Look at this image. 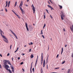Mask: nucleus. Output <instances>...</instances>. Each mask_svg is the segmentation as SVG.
Segmentation results:
<instances>
[{
    "label": "nucleus",
    "instance_id": "obj_1",
    "mask_svg": "<svg viewBox=\"0 0 73 73\" xmlns=\"http://www.w3.org/2000/svg\"><path fill=\"white\" fill-rule=\"evenodd\" d=\"M61 19L63 20H64V18L65 17V15H64V13L62 12V11H61Z\"/></svg>",
    "mask_w": 73,
    "mask_h": 73
},
{
    "label": "nucleus",
    "instance_id": "obj_2",
    "mask_svg": "<svg viewBox=\"0 0 73 73\" xmlns=\"http://www.w3.org/2000/svg\"><path fill=\"white\" fill-rule=\"evenodd\" d=\"M5 65V68L6 69V70H8L9 69H8V68H9V66H8V65L7 64H4Z\"/></svg>",
    "mask_w": 73,
    "mask_h": 73
},
{
    "label": "nucleus",
    "instance_id": "obj_3",
    "mask_svg": "<svg viewBox=\"0 0 73 73\" xmlns=\"http://www.w3.org/2000/svg\"><path fill=\"white\" fill-rule=\"evenodd\" d=\"M41 65H42V63L43 62V53H41Z\"/></svg>",
    "mask_w": 73,
    "mask_h": 73
},
{
    "label": "nucleus",
    "instance_id": "obj_4",
    "mask_svg": "<svg viewBox=\"0 0 73 73\" xmlns=\"http://www.w3.org/2000/svg\"><path fill=\"white\" fill-rule=\"evenodd\" d=\"M31 7L32 8V9L33 11V13H35V11H36V9H35V7L33 5V4L31 6Z\"/></svg>",
    "mask_w": 73,
    "mask_h": 73
},
{
    "label": "nucleus",
    "instance_id": "obj_5",
    "mask_svg": "<svg viewBox=\"0 0 73 73\" xmlns=\"http://www.w3.org/2000/svg\"><path fill=\"white\" fill-rule=\"evenodd\" d=\"M10 31H11V32L12 33H13V34L15 36V37L16 38H17V39H18V38H17V36L16 35V34H15V33H14V32H13L12 31V30H10Z\"/></svg>",
    "mask_w": 73,
    "mask_h": 73
},
{
    "label": "nucleus",
    "instance_id": "obj_6",
    "mask_svg": "<svg viewBox=\"0 0 73 73\" xmlns=\"http://www.w3.org/2000/svg\"><path fill=\"white\" fill-rule=\"evenodd\" d=\"M23 4V2L21 1L20 3V5L19 6V7L20 8V9H21V8H21V7H22Z\"/></svg>",
    "mask_w": 73,
    "mask_h": 73
},
{
    "label": "nucleus",
    "instance_id": "obj_7",
    "mask_svg": "<svg viewBox=\"0 0 73 73\" xmlns=\"http://www.w3.org/2000/svg\"><path fill=\"white\" fill-rule=\"evenodd\" d=\"M25 26L27 31H29V29H28V24L27 23H25Z\"/></svg>",
    "mask_w": 73,
    "mask_h": 73
},
{
    "label": "nucleus",
    "instance_id": "obj_8",
    "mask_svg": "<svg viewBox=\"0 0 73 73\" xmlns=\"http://www.w3.org/2000/svg\"><path fill=\"white\" fill-rule=\"evenodd\" d=\"M47 6L48 7H49V8H51V10H54V9L53 8H52V7H51V6H50L49 5H48Z\"/></svg>",
    "mask_w": 73,
    "mask_h": 73
},
{
    "label": "nucleus",
    "instance_id": "obj_9",
    "mask_svg": "<svg viewBox=\"0 0 73 73\" xmlns=\"http://www.w3.org/2000/svg\"><path fill=\"white\" fill-rule=\"evenodd\" d=\"M20 9L21 10L23 14H24V13H25V12H24V10H23V9H22V8H21Z\"/></svg>",
    "mask_w": 73,
    "mask_h": 73
},
{
    "label": "nucleus",
    "instance_id": "obj_10",
    "mask_svg": "<svg viewBox=\"0 0 73 73\" xmlns=\"http://www.w3.org/2000/svg\"><path fill=\"white\" fill-rule=\"evenodd\" d=\"M6 40H4V41L6 42V43H8V39L7 38L6 39H5Z\"/></svg>",
    "mask_w": 73,
    "mask_h": 73
},
{
    "label": "nucleus",
    "instance_id": "obj_11",
    "mask_svg": "<svg viewBox=\"0 0 73 73\" xmlns=\"http://www.w3.org/2000/svg\"><path fill=\"white\" fill-rule=\"evenodd\" d=\"M49 56V55H48V57L47 58V59H46V63L47 64L48 62V57Z\"/></svg>",
    "mask_w": 73,
    "mask_h": 73
},
{
    "label": "nucleus",
    "instance_id": "obj_12",
    "mask_svg": "<svg viewBox=\"0 0 73 73\" xmlns=\"http://www.w3.org/2000/svg\"><path fill=\"white\" fill-rule=\"evenodd\" d=\"M63 51H64V48H63V47H62V51L61 52V54H62L63 52Z\"/></svg>",
    "mask_w": 73,
    "mask_h": 73
},
{
    "label": "nucleus",
    "instance_id": "obj_13",
    "mask_svg": "<svg viewBox=\"0 0 73 73\" xmlns=\"http://www.w3.org/2000/svg\"><path fill=\"white\" fill-rule=\"evenodd\" d=\"M7 70H8V72H9L10 73H12V71L11 70V69H9Z\"/></svg>",
    "mask_w": 73,
    "mask_h": 73
},
{
    "label": "nucleus",
    "instance_id": "obj_14",
    "mask_svg": "<svg viewBox=\"0 0 73 73\" xmlns=\"http://www.w3.org/2000/svg\"><path fill=\"white\" fill-rule=\"evenodd\" d=\"M5 64H7V62H8L9 61V60H5Z\"/></svg>",
    "mask_w": 73,
    "mask_h": 73
},
{
    "label": "nucleus",
    "instance_id": "obj_15",
    "mask_svg": "<svg viewBox=\"0 0 73 73\" xmlns=\"http://www.w3.org/2000/svg\"><path fill=\"white\" fill-rule=\"evenodd\" d=\"M70 29L72 31H73V25H72V27H70Z\"/></svg>",
    "mask_w": 73,
    "mask_h": 73
},
{
    "label": "nucleus",
    "instance_id": "obj_16",
    "mask_svg": "<svg viewBox=\"0 0 73 73\" xmlns=\"http://www.w3.org/2000/svg\"><path fill=\"white\" fill-rule=\"evenodd\" d=\"M7 63H8V64H9V65H11V62H10V61H9H9H8V62H7Z\"/></svg>",
    "mask_w": 73,
    "mask_h": 73
},
{
    "label": "nucleus",
    "instance_id": "obj_17",
    "mask_svg": "<svg viewBox=\"0 0 73 73\" xmlns=\"http://www.w3.org/2000/svg\"><path fill=\"white\" fill-rule=\"evenodd\" d=\"M34 57V56H33V54H31L30 56L31 58H33Z\"/></svg>",
    "mask_w": 73,
    "mask_h": 73
},
{
    "label": "nucleus",
    "instance_id": "obj_18",
    "mask_svg": "<svg viewBox=\"0 0 73 73\" xmlns=\"http://www.w3.org/2000/svg\"><path fill=\"white\" fill-rule=\"evenodd\" d=\"M2 36V37L3 38H4L5 39H6L7 38L6 37H5V36Z\"/></svg>",
    "mask_w": 73,
    "mask_h": 73
},
{
    "label": "nucleus",
    "instance_id": "obj_19",
    "mask_svg": "<svg viewBox=\"0 0 73 73\" xmlns=\"http://www.w3.org/2000/svg\"><path fill=\"white\" fill-rule=\"evenodd\" d=\"M12 69V71L13 73H14L15 72V70L14 69V68H11Z\"/></svg>",
    "mask_w": 73,
    "mask_h": 73
},
{
    "label": "nucleus",
    "instance_id": "obj_20",
    "mask_svg": "<svg viewBox=\"0 0 73 73\" xmlns=\"http://www.w3.org/2000/svg\"><path fill=\"white\" fill-rule=\"evenodd\" d=\"M59 7H60V9H62V6L59 5Z\"/></svg>",
    "mask_w": 73,
    "mask_h": 73
},
{
    "label": "nucleus",
    "instance_id": "obj_21",
    "mask_svg": "<svg viewBox=\"0 0 73 73\" xmlns=\"http://www.w3.org/2000/svg\"><path fill=\"white\" fill-rule=\"evenodd\" d=\"M46 26V24L45 23L44 24V26H43V29H44V28H45V26Z\"/></svg>",
    "mask_w": 73,
    "mask_h": 73
},
{
    "label": "nucleus",
    "instance_id": "obj_22",
    "mask_svg": "<svg viewBox=\"0 0 73 73\" xmlns=\"http://www.w3.org/2000/svg\"><path fill=\"white\" fill-rule=\"evenodd\" d=\"M17 1H16L15 2V6H14L15 7L16 6V5H17Z\"/></svg>",
    "mask_w": 73,
    "mask_h": 73
},
{
    "label": "nucleus",
    "instance_id": "obj_23",
    "mask_svg": "<svg viewBox=\"0 0 73 73\" xmlns=\"http://www.w3.org/2000/svg\"><path fill=\"white\" fill-rule=\"evenodd\" d=\"M38 60H36V62L35 63V66L37 64V62Z\"/></svg>",
    "mask_w": 73,
    "mask_h": 73
},
{
    "label": "nucleus",
    "instance_id": "obj_24",
    "mask_svg": "<svg viewBox=\"0 0 73 73\" xmlns=\"http://www.w3.org/2000/svg\"><path fill=\"white\" fill-rule=\"evenodd\" d=\"M12 12H13V13H14L15 15L17 14L13 10H12Z\"/></svg>",
    "mask_w": 73,
    "mask_h": 73
},
{
    "label": "nucleus",
    "instance_id": "obj_25",
    "mask_svg": "<svg viewBox=\"0 0 73 73\" xmlns=\"http://www.w3.org/2000/svg\"><path fill=\"white\" fill-rule=\"evenodd\" d=\"M16 16H17L19 18V19H20V17L18 15H17V14H16Z\"/></svg>",
    "mask_w": 73,
    "mask_h": 73
},
{
    "label": "nucleus",
    "instance_id": "obj_26",
    "mask_svg": "<svg viewBox=\"0 0 73 73\" xmlns=\"http://www.w3.org/2000/svg\"><path fill=\"white\" fill-rule=\"evenodd\" d=\"M69 72H70V69H69L68 70L67 72V73H69Z\"/></svg>",
    "mask_w": 73,
    "mask_h": 73
},
{
    "label": "nucleus",
    "instance_id": "obj_27",
    "mask_svg": "<svg viewBox=\"0 0 73 73\" xmlns=\"http://www.w3.org/2000/svg\"><path fill=\"white\" fill-rule=\"evenodd\" d=\"M32 67H31L30 68V73H32Z\"/></svg>",
    "mask_w": 73,
    "mask_h": 73
},
{
    "label": "nucleus",
    "instance_id": "obj_28",
    "mask_svg": "<svg viewBox=\"0 0 73 73\" xmlns=\"http://www.w3.org/2000/svg\"><path fill=\"white\" fill-rule=\"evenodd\" d=\"M60 69V67H57L54 68V69L56 70V69Z\"/></svg>",
    "mask_w": 73,
    "mask_h": 73
},
{
    "label": "nucleus",
    "instance_id": "obj_29",
    "mask_svg": "<svg viewBox=\"0 0 73 73\" xmlns=\"http://www.w3.org/2000/svg\"><path fill=\"white\" fill-rule=\"evenodd\" d=\"M41 72V73H42V72H43V71L42 70V68L41 69V70L40 71Z\"/></svg>",
    "mask_w": 73,
    "mask_h": 73
},
{
    "label": "nucleus",
    "instance_id": "obj_30",
    "mask_svg": "<svg viewBox=\"0 0 73 73\" xmlns=\"http://www.w3.org/2000/svg\"><path fill=\"white\" fill-rule=\"evenodd\" d=\"M33 72H35V68H33L32 69Z\"/></svg>",
    "mask_w": 73,
    "mask_h": 73
},
{
    "label": "nucleus",
    "instance_id": "obj_31",
    "mask_svg": "<svg viewBox=\"0 0 73 73\" xmlns=\"http://www.w3.org/2000/svg\"><path fill=\"white\" fill-rule=\"evenodd\" d=\"M29 45H33V43L32 42H30V43H29Z\"/></svg>",
    "mask_w": 73,
    "mask_h": 73
},
{
    "label": "nucleus",
    "instance_id": "obj_32",
    "mask_svg": "<svg viewBox=\"0 0 73 73\" xmlns=\"http://www.w3.org/2000/svg\"><path fill=\"white\" fill-rule=\"evenodd\" d=\"M45 64L43 63V66L44 68L45 67Z\"/></svg>",
    "mask_w": 73,
    "mask_h": 73
},
{
    "label": "nucleus",
    "instance_id": "obj_33",
    "mask_svg": "<svg viewBox=\"0 0 73 73\" xmlns=\"http://www.w3.org/2000/svg\"><path fill=\"white\" fill-rule=\"evenodd\" d=\"M33 64V62H32V63H31V68H32V64Z\"/></svg>",
    "mask_w": 73,
    "mask_h": 73
},
{
    "label": "nucleus",
    "instance_id": "obj_34",
    "mask_svg": "<svg viewBox=\"0 0 73 73\" xmlns=\"http://www.w3.org/2000/svg\"><path fill=\"white\" fill-rule=\"evenodd\" d=\"M11 69H12V68H14V67H13V66H12V65L11 66Z\"/></svg>",
    "mask_w": 73,
    "mask_h": 73
},
{
    "label": "nucleus",
    "instance_id": "obj_35",
    "mask_svg": "<svg viewBox=\"0 0 73 73\" xmlns=\"http://www.w3.org/2000/svg\"><path fill=\"white\" fill-rule=\"evenodd\" d=\"M10 50L11 49V48H12V44H11L10 46Z\"/></svg>",
    "mask_w": 73,
    "mask_h": 73
},
{
    "label": "nucleus",
    "instance_id": "obj_36",
    "mask_svg": "<svg viewBox=\"0 0 73 73\" xmlns=\"http://www.w3.org/2000/svg\"><path fill=\"white\" fill-rule=\"evenodd\" d=\"M45 17H46L45 15H44V19H45Z\"/></svg>",
    "mask_w": 73,
    "mask_h": 73
},
{
    "label": "nucleus",
    "instance_id": "obj_37",
    "mask_svg": "<svg viewBox=\"0 0 73 73\" xmlns=\"http://www.w3.org/2000/svg\"><path fill=\"white\" fill-rule=\"evenodd\" d=\"M43 64H45V60H43Z\"/></svg>",
    "mask_w": 73,
    "mask_h": 73
},
{
    "label": "nucleus",
    "instance_id": "obj_38",
    "mask_svg": "<svg viewBox=\"0 0 73 73\" xmlns=\"http://www.w3.org/2000/svg\"><path fill=\"white\" fill-rule=\"evenodd\" d=\"M65 61H64L63 62H62V64H64L65 63Z\"/></svg>",
    "mask_w": 73,
    "mask_h": 73
},
{
    "label": "nucleus",
    "instance_id": "obj_39",
    "mask_svg": "<svg viewBox=\"0 0 73 73\" xmlns=\"http://www.w3.org/2000/svg\"><path fill=\"white\" fill-rule=\"evenodd\" d=\"M5 10L6 12H7L8 11V10H7V8H5Z\"/></svg>",
    "mask_w": 73,
    "mask_h": 73
},
{
    "label": "nucleus",
    "instance_id": "obj_40",
    "mask_svg": "<svg viewBox=\"0 0 73 73\" xmlns=\"http://www.w3.org/2000/svg\"><path fill=\"white\" fill-rule=\"evenodd\" d=\"M42 37H43V38H45V37L43 35H42Z\"/></svg>",
    "mask_w": 73,
    "mask_h": 73
},
{
    "label": "nucleus",
    "instance_id": "obj_41",
    "mask_svg": "<svg viewBox=\"0 0 73 73\" xmlns=\"http://www.w3.org/2000/svg\"><path fill=\"white\" fill-rule=\"evenodd\" d=\"M23 64H24V62H21V65H23Z\"/></svg>",
    "mask_w": 73,
    "mask_h": 73
},
{
    "label": "nucleus",
    "instance_id": "obj_42",
    "mask_svg": "<svg viewBox=\"0 0 73 73\" xmlns=\"http://www.w3.org/2000/svg\"><path fill=\"white\" fill-rule=\"evenodd\" d=\"M10 3H11V1H9L8 2V4L10 5Z\"/></svg>",
    "mask_w": 73,
    "mask_h": 73
},
{
    "label": "nucleus",
    "instance_id": "obj_43",
    "mask_svg": "<svg viewBox=\"0 0 73 73\" xmlns=\"http://www.w3.org/2000/svg\"><path fill=\"white\" fill-rule=\"evenodd\" d=\"M0 31H1V33H2V32H3V31H2L1 30V29H0Z\"/></svg>",
    "mask_w": 73,
    "mask_h": 73
},
{
    "label": "nucleus",
    "instance_id": "obj_44",
    "mask_svg": "<svg viewBox=\"0 0 73 73\" xmlns=\"http://www.w3.org/2000/svg\"><path fill=\"white\" fill-rule=\"evenodd\" d=\"M46 12H47V13H49V12H48V10H47V9H46Z\"/></svg>",
    "mask_w": 73,
    "mask_h": 73
},
{
    "label": "nucleus",
    "instance_id": "obj_45",
    "mask_svg": "<svg viewBox=\"0 0 73 73\" xmlns=\"http://www.w3.org/2000/svg\"><path fill=\"white\" fill-rule=\"evenodd\" d=\"M50 18H51V19H52V18H53V17H52V16H51V15H50Z\"/></svg>",
    "mask_w": 73,
    "mask_h": 73
},
{
    "label": "nucleus",
    "instance_id": "obj_46",
    "mask_svg": "<svg viewBox=\"0 0 73 73\" xmlns=\"http://www.w3.org/2000/svg\"><path fill=\"white\" fill-rule=\"evenodd\" d=\"M23 56H24L25 55V54H24L23 53H22L21 54Z\"/></svg>",
    "mask_w": 73,
    "mask_h": 73
},
{
    "label": "nucleus",
    "instance_id": "obj_47",
    "mask_svg": "<svg viewBox=\"0 0 73 73\" xmlns=\"http://www.w3.org/2000/svg\"><path fill=\"white\" fill-rule=\"evenodd\" d=\"M6 5H8V1H6Z\"/></svg>",
    "mask_w": 73,
    "mask_h": 73
},
{
    "label": "nucleus",
    "instance_id": "obj_48",
    "mask_svg": "<svg viewBox=\"0 0 73 73\" xmlns=\"http://www.w3.org/2000/svg\"><path fill=\"white\" fill-rule=\"evenodd\" d=\"M41 33L42 35V34H43V33H42V30H41Z\"/></svg>",
    "mask_w": 73,
    "mask_h": 73
},
{
    "label": "nucleus",
    "instance_id": "obj_49",
    "mask_svg": "<svg viewBox=\"0 0 73 73\" xmlns=\"http://www.w3.org/2000/svg\"><path fill=\"white\" fill-rule=\"evenodd\" d=\"M0 35H1V36H3V34H2V33H0Z\"/></svg>",
    "mask_w": 73,
    "mask_h": 73
},
{
    "label": "nucleus",
    "instance_id": "obj_50",
    "mask_svg": "<svg viewBox=\"0 0 73 73\" xmlns=\"http://www.w3.org/2000/svg\"><path fill=\"white\" fill-rule=\"evenodd\" d=\"M19 50V47L17 48V49L16 50V51H17Z\"/></svg>",
    "mask_w": 73,
    "mask_h": 73
},
{
    "label": "nucleus",
    "instance_id": "obj_51",
    "mask_svg": "<svg viewBox=\"0 0 73 73\" xmlns=\"http://www.w3.org/2000/svg\"><path fill=\"white\" fill-rule=\"evenodd\" d=\"M58 56H59V55H58V54H57V56L56 57V58H58Z\"/></svg>",
    "mask_w": 73,
    "mask_h": 73
},
{
    "label": "nucleus",
    "instance_id": "obj_52",
    "mask_svg": "<svg viewBox=\"0 0 73 73\" xmlns=\"http://www.w3.org/2000/svg\"><path fill=\"white\" fill-rule=\"evenodd\" d=\"M63 31H64V32H65V28L63 29Z\"/></svg>",
    "mask_w": 73,
    "mask_h": 73
},
{
    "label": "nucleus",
    "instance_id": "obj_53",
    "mask_svg": "<svg viewBox=\"0 0 73 73\" xmlns=\"http://www.w3.org/2000/svg\"><path fill=\"white\" fill-rule=\"evenodd\" d=\"M9 53L7 54V56H9Z\"/></svg>",
    "mask_w": 73,
    "mask_h": 73
},
{
    "label": "nucleus",
    "instance_id": "obj_54",
    "mask_svg": "<svg viewBox=\"0 0 73 73\" xmlns=\"http://www.w3.org/2000/svg\"><path fill=\"white\" fill-rule=\"evenodd\" d=\"M38 60V55L37 56V58H36V60Z\"/></svg>",
    "mask_w": 73,
    "mask_h": 73
},
{
    "label": "nucleus",
    "instance_id": "obj_55",
    "mask_svg": "<svg viewBox=\"0 0 73 73\" xmlns=\"http://www.w3.org/2000/svg\"><path fill=\"white\" fill-rule=\"evenodd\" d=\"M18 60H20V57H19L18 58Z\"/></svg>",
    "mask_w": 73,
    "mask_h": 73
},
{
    "label": "nucleus",
    "instance_id": "obj_56",
    "mask_svg": "<svg viewBox=\"0 0 73 73\" xmlns=\"http://www.w3.org/2000/svg\"><path fill=\"white\" fill-rule=\"evenodd\" d=\"M22 70L23 72H25V70H24V69H22Z\"/></svg>",
    "mask_w": 73,
    "mask_h": 73
},
{
    "label": "nucleus",
    "instance_id": "obj_57",
    "mask_svg": "<svg viewBox=\"0 0 73 73\" xmlns=\"http://www.w3.org/2000/svg\"><path fill=\"white\" fill-rule=\"evenodd\" d=\"M31 49H30L29 52H31Z\"/></svg>",
    "mask_w": 73,
    "mask_h": 73
},
{
    "label": "nucleus",
    "instance_id": "obj_58",
    "mask_svg": "<svg viewBox=\"0 0 73 73\" xmlns=\"http://www.w3.org/2000/svg\"><path fill=\"white\" fill-rule=\"evenodd\" d=\"M0 56L2 57V55H1V54H0Z\"/></svg>",
    "mask_w": 73,
    "mask_h": 73
},
{
    "label": "nucleus",
    "instance_id": "obj_59",
    "mask_svg": "<svg viewBox=\"0 0 73 73\" xmlns=\"http://www.w3.org/2000/svg\"><path fill=\"white\" fill-rule=\"evenodd\" d=\"M9 5L8 4V7H9V5Z\"/></svg>",
    "mask_w": 73,
    "mask_h": 73
},
{
    "label": "nucleus",
    "instance_id": "obj_60",
    "mask_svg": "<svg viewBox=\"0 0 73 73\" xmlns=\"http://www.w3.org/2000/svg\"><path fill=\"white\" fill-rule=\"evenodd\" d=\"M49 45H48V50H49Z\"/></svg>",
    "mask_w": 73,
    "mask_h": 73
},
{
    "label": "nucleus",
    "instance_id": "obj_61",
    "mask_svg": "<svg viewBox=\"0 0 73 73\" xmlns=\"http://www.w3.org/2000/svg\"><path fill=\"white\" fill-rule=\"evenodd\" d=\"M66 46H67V45L65 44V47H66Z\"/></svg>",
    "mask_w": 73,
    "mask_h": 73
},
{
    "label": "nucleus",
    "instance_id": "obj_62",
    "mask_svg": "<svg viewBox=\"0 0 73 73\" xmlns=\"http://www.w3.org/2000/svg\"><path fill=\"white\" fill-rule=\"evenodd\" d=\"M72 57L73 58V53H72Z\"/></svg>",
    "mask_w": 73,
    "mask_h": 73
},
{
    "label": "nucleus",
    "instance_id": "obj_63",
    "mask_svg": "<svg viewBox=\"0 0 73 73\" xmlns=\"http://www.w3.org/2000/svg\"><path fill=\"white\" fill-rule=\"evenodd\" d=\"M0 68H1V64H0Z\"/></svg>",
    "mask_w": 73,
    "mask_h": 73
},
{
    "label": "nucleus",
    "instance_id": "obj_64",
    "mask_svg": "<svg viewBox=\"0 0 73 73\" xmlns=\"http://www.w3.org/2000/svg\"><path fill=\"white\" fill-rule=\"evenodd\" d=\"M25 6H26V7H28V5H26Z\"/></svg>",
    "mask_w": 73,
    "mask_h": 73
}]
</instances>
